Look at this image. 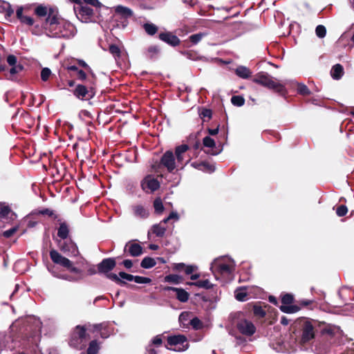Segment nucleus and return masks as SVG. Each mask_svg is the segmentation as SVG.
<instances>
[{
    "label": "nucleus",
    "mask_w": 354,
    "mask_h": 354,
    "mask_svg": "<svg viewBox=\"0 0 354 354\" xmlns=\"http://www.w3.org/2000/svg\"><path fill=\"white\" fill-rule=\"evenodd\" d=\"M115 11L116 12L122 14L126 17L130 16L131 15V10L121 6H117L115 8Z\"/></svg>",
    "instance_id": "obj_43"
},
{
    "label": "nucleus",
    "mask_w": 354,
    "mask_h": 354,
    "mask_svg": "<svg viewBox=\"0 0 354 354\" xmlns=\"http://www.w3.org/2000/svg\"><path fill=\"white\" fill-rule=\"evenodd\" d=\"M153 207L155 212L158 214H160L164 210V206L162 200L160 198H157L153 201Z\"/></svg>",
    "instance_id": "obj_36"
},
{
    "label": "nucleus",
    "mask_w": 354,
    "mask_h": 354,
    "mask_svg": "<svg viewBox=\"0 0 354 354\" xmlns=\"http://www.w3.org/2000/svg\"><path fill=\"white\" fill-rule=\"evenodd\" d=\"M162 344V337H161V335H156V337H153V339H152V343L151 345L153 346H155L156 348H158L159 346H160Z\"/></svg>",
    "instance_id": "obj_51"
},
{
    "label": "nucleus",
    "mask_w": 354,
    "mask_h": 354,
    "mask_svg": "<svg viewBox=\"0 0 354 354\" xmlns=\"http://www.w3.org/2000/svg\"><path fill=\"white\" fill-rule=\"evenodd\" d=\"M165 224L162 221L160 223L154 225L152 227V232L158 237L163 236L166 232V227L164 226Z\"/></svg>",
    "instance_id": "obj_26"
},
{
    "label": "nucleus",
    "mask_w": 354,
    "mask_h": 354,
    "mask_svg": "<svg viewBox=\"0 0 354 354\" xmlns=\"http://www.w3.org/2000/svg\"><path fill=\"white\" fill-rule=\"evenodd\" d=\"M143 28L145 32L150 36L154 35L158 30V26L152 23L144 24Z\"/></svg>",
    "instance_id": "obj_29"
},
{
    "label": "nucleus",
    "mask_w": 354,
    "mask_h": 354,
    "mask_svg": "<svg viewBox=\"0 0 354 354\" xmlns=\"http://www.w3.org/2000/svg\"><path fill=\"white\" fill-rule=\"evenodd\" d=\"M115 11L116 12L122 14L126 17L130 16L131 15V10L121 6H117L115 8Z\"/></svg>",
    "instance_id": "obj_44"
},
{
    "label": "nucleus",
    "mask_w": 354,
    "mask_h": 354,
    "mask_svg": "<svg viewBox=\"0 0 354 354\" xmlns=\"http://www.w3.org/2000/svg\"><path fill=\"white\" fill-rule=\"evenodd\" d=\"M156 264V262L154 259L147 257H145L142 261H141L140 266L142 268L145 269H149L151 268H153Z\"/></svg>",
    "instance_id": "obj_30"
},
{
    "label": "nucleus",
    "mask_w": 354,
    "mask_h": 354,
    "mask_svg": "<svg viewBox=\"0 0 354 354\" xmlns=\"http://www.w3.org/2000/svg\"><path fill=\"white\" fill-rule=\"evenodd\" d=\"M160 163L165 166L169 172H172L176 168L175 158L171 151H166L161 158Z\"/></svg>",
    "instance_id": "obj_12"
},
{
    "label": "nucleus",
    "mask_w": 354,
    "mask_h": 354,
    "mask_svg": "<svg viewBox=\"0 0 354 354\" xmlns=\"http://www.w3.org/2000/svg\"><path fill=\"white\" fill-rule=\"evenodd\" d=\"M17 59L16 56L13 55H9L7 57V62L10 66H15L17 64Z\"/></svg>",
    "instance_id": "obj_61"
},
{
    "label": "nucleus",
    "mask_w": 354,
    "mask_h": 354,
    "mask_svg": "<svg viewBox=\"0 0 354 354\" xmlns=\"http://www.w3.org/2000/svg\"><path fill=\"white\" fill-rule=\"evenodd\" d=\"M44 28L47 36L54 38L69 39L73 37L77 32L73 24L66 21H59L55 16L48 17Z\"/></svg>",
    "instance_id": "obj_2"
},
{
    "label": "nucleus",
    "mask_w": 354,
    "mask_h": 354,
    "mask_svg": "<svg viewBox=\"0 0 354 354\" xmlns=\"http://www.w3.org/2000/svg\"><path fill=\"white\" fill-rule=\"evenodd\" d=\"M51 75V71L48 68H44L41 71V78L44 82L47 81Z\"/></svg>",
    "instance_id": "obj_45"
},
{
    "label": "nucleus",
    "mask_w": 354,
    "mask_h": 354,
    "mask_svg": "<svg viewBox=\"0 0 354 354\" xmlns=\"http://www.w3.org/2000/svg\"><path fill=\"white\" fill-rule=\"evenodd\" d=\"M174 218L178 219V214L176 212H171L169 214V216L167 218H166L162 220V222L164 223H166L169 220H170L171 218Z\"/></svg>",
    "instance_id": "obj_63"
},
{
    "label": "nucleus",
    "mask_w": 354,
    "mask_h": 354,
    "mask_svg": "<svg viewBox=\"0 0 354 354\" xmlns=\"http://www.w3.org/2000/svg\"><path fill=\"white\" fill-rule=\"evenodd\" d=\"M12 67L10 70V73L11 75H15L23 70V66L20 64L12 66Z\"/></svg>",
    "instance_id": "obj_58"
},
{
    "label": "nucleus",
    "mask_w": 354,
    "mask_h": 354,
    "mask_svg": "<svg viewBox=\"0 0 354 354\" xmlns=\"http://www.w3.org/2000/svg\"><path fill=\"white\" fill-rule=\"evenodd\" d=\"M35 12L39 17H44L47 15V9L43 6H39L35 8Z\"/></svg>",
    "instance_id": "obj_46"
},
{
    "label": "nucleus",
    "mask_w": 354,
    "mask_h": 354,
    "mask_svg": "<svg viewBox=\"0 0 354 354\" xmlns=\"http://www.w3.org/2000/svg\"><path fill=\"white\" fill-rule=\"evenodd\" d=\"M100 344L101 343L97 342V340H92L88 344L86 351L87 354H97L100 349Z\"/></svg>",
    "instance_id": "obj_24"
},
{
    "label": "nucleus",
    "mask_w": 354,
    "mask_h": 354,
    "mask_svg": "<svg viewBox=\"0 0 354 354\" xmlns=\"http://www.w3.org/2000/svg\"><path fill=\"white\" fill-rule=\"evenodd\" d=\"M183 280V277L178 274H170L165 277V281L168 283H172L174 284H178Z\"/></svg>",
    "instance_id": "obj_27"
},
{
    "label": "nucleus",
    "mask_w": 354,
    "mask_h": 354,
    "mask_svg": "<svg viewBox=\"0 0 354 354\" xmlns=\"http://www.w3.org/2000/svg\"><path fill=\"white\" fill-rule=\"evenodd\" d=\"M249 311H252L254 315L258 318H263L266 315V310L259 304L250 303L247 305Z\"/></svg>",
    "instance_id": "obj_17"
},
{
    "label": "nucleus",
    "mask_w": 354,
    "mask_h": 354,
    "mask_svg": "<svg viewBox=\"0 0 354 354\" xmlns=\"http://www.w3.org/2000/svg\"><path fill=\"white\" fill-rule=\"evenodd\" d=\"M316 35L319 38H324L326 35V28L323 25H318L315 28Z\"/></svg>",
    "instance_id": "obj_39"
},
{
    "label": "nucleus",
    "mask_w": 354,
    "mask_h": 354,
    "mask_svg": "<svg viewBox=\"0 0 354 354\" xmlns=\"http://www.w3.org/2000/svg\"><path fill=\"white\" fill-rule=\"evenodd\" d=\"M69 230L65 223H62L58 228L57 236L62 239H66L68 235Z\"/></svg>",
    "instance_id": "obj_28"
},
{
    "label": "nucleus",
    "mask_w": 354,
    "mask_h": 354,
    "mask_svg": "<svg viewBox=\"0 0 354 354\" xmlns=\"http://www.w3.org/2000/svg\"><path fill=\"white\" fill-rule=\"evenodd\" d=\"M247 297H248V294L245 291L241 290L239 292H235V298L239 301H245Z\"/></svg>",
    "instance_id": "obj_48"
},
{
    "label": "nucleus",
    "mask_w": 354,
    "mask_h": 354,
    "mask_svg": "<svg viewBox=\"0 0 354 354\" xmlns=\"http://www.w3.org/2000/svg\"><path fill=\"white\" fill-rule=\"evenodd\" d=\"M146 354H161L158 348H153L152 345H149L147 348Z\"/></svg>",
    "instance_id": "obj_54"
},
{
    "label": "nucleus",
    "mask_w": 354,
    "mask_h": 354,
    "mask_svg": "<svg viewBox=\"0 0 354 354\" xmlns=\"http://www.w3.org/2000/svg\"><path fill=\"white\" fill-rule=\"evenodd\" d=\"M235 73L239 77L243 79L249 78L252 74V72L248 68L243 66L237 67L235 71Z\"/></svg>",
    "instance_id": "obj_23"
},
{
    "label": "nucleus",
    "mask_w": 354,
    "mask_h": 354,
    "mask_svg": "<svg viewBox=\"0 0 354 354\" xmlns=\"http://www.w3.org/2000/svg\"><path fill=\"white\" fill-rule=\"evenodd\" d=\"M124 252L128 253L130 256H133V242L129 241L124 247Z\"/></svg>",
    "instance_id": "obj_56"
},
{
    "label": "nucleus",
    "mask_w": 354,
    "mask_h": 354,
    "mask_svg": "<svg viewBox=\"0 0 354 354\" xmlns=\"http://www.w3.org/2000/svg\"><path fill=\"white\" fill-rule=\"evenodd\" d=\"M315 337L314 327L312 324L306 321L302 326L301 342L306 343Z\"/></svg>",
    "instance_id": "obj_14"
},
{
    "label": "nucleus",
    "mask_w": 354,
    "mask_h": 354,
    "mask_svg": "<svg viewBox=\"0 0 354 354\" xmlns=\"http://www.w3.org/2000/svg\"><path fill=\"white\" fill-rule=\"evenodd\" d=\"M203 145L205 147L213 149L215 147L216 143L214 140L212 139L211 137L205 136L203 140Z\"/></svg>",
    "instance_id": "obj_40"
},
{
    "label": "nucleus",
    "mask_w": 354,
    "mask_h": 354,
    "mask_svg": "<svg viewBox=\"0 0 354 354\" xmlns=\"http://www.w3.org/2000/svg\"><path fill=\"white\" fill-rule=\"evenodd\" d=\"M252 81L256 84L273 91L281 96H286L287 94L286 86L279 82H277L273 77L266 72L261 71L257 73L254 76Z\"/></svg>",
    "instance_id": "obj_3"
},
{
    "label": "nucleus",
    "mask_w": 354,
    "mask_h": 354,
    "mask_svg": "<svg viewBox=\"0 0 354 354\" xmlns=\"http://www.w3.org/2000/svg\"><path fill=\"white\" fill-rule=\"evenodd\" d=\"M109 52L114 56L118 57L120 55V48L115 45H111L109 46Z\"/></svg>",
    "instance_id": "obj_53"
},
{
    "label": "nucleus",
    "mask_w": 354,
    "mask_h": 354,
    "mask_svg": "<svg viewBox=\"0 0 354 354\" xmlns=\"http://www.w3.org/2000/svg\"><path fill=\"white\" fill-rule=\"evenodd\" d=\"M186 264L184 263H174L173 270L178 272H184Z\"/></svg>",
    "instance_id": "obj_50"
},
{
    "label": "nucleus",
    "mask_w": 354,
    "mask_h": 354,
    "mask_svg": "<svg viewBox=\"0 0 354 354\" xmlns=\"http://www.w3.org/2000/svg\"><path fill=\"white\" fill-rule=\"evenodd\" d=\"M151 279L145 277L134 276V282L137 283H149Z\"/></svg>",
    "instance_id": "obj_47"
},
{
    "label": "nucleus",
    "mask_w": 354,
    "mask_h": 354,
    "mask_svg": "<svg viewBox=\"0 0 354 354\" xmlns=\"http://www.w3.org/2000/svg\"><path fill=\"white\" fill-rule=\"evenodd\" d=\"M21 23L28 26H32L34 24V19L28 16H24L20 20Z\"/></svg>",
    "instance_id": "obj_52"
},
{
    "label": "nucleus",
    "mask_w": 354,
    "mask_h": 354,
    "mask_svg": "<svg viewBox=\"0 0 354 354\" xmlns=\"http://www.w3.org/2000/svg\"><path fill=\"white\" fill-rule=\"evenodd\" d=\"M219 127L220 125L218 124L217 127L215 128V129H210V128H208L207 129V132L209 135L211 136H215L218 133V131H219Z\"/></svg>",
    "instance_id": "obj_64"
},
{
    "label": "nucleus",
    "mask_w": 354,
    "mask_h": 354,
    "mask_svg": "<svg viewBox=\"0 0 354 354\" xmlns=\"http://www.w3.org/2000/svg\"><path fill=\"white\" fill-rule=\"evenodd\" d=\"M165 291H174L176 292V299L180 302H187L189 298V294L181 288H175L171 286H165L163 288Z\"/></svg>",
    "instance_id": "obj_15"
},
{
    "label": "nucleus",
    "mask_w": 354,
    "mask_h": 354,
    "mask_svg": "<svg viewBox=\"0 0 354 354\" xmlns=\"http://www.w3.org/2000/svg\"><path fill=\"white\" fill-rule=\"evenodd\" d=\"M344 73V68L340 64H335L330 71V75L333 79L338 80L342 78Z\"/></svg>",
    "instance_id": "obj_20"
},
{
    "label": "nucleus",
    "mask_w": 354,
    "mask_h": 354,
    "mask_svg": "<svg viewBox=\"0 0 354 354\" xmlns=\"http://www.w3.org/2000/svg\"><path fill=\"white\" fill-rule=\"evenodd\" d=\"M93 328L95 331L100 332V335L103 339L108 338L113 333V328L106 323L95 324Z\"/></svg>",
    "instance_id": "obj_16"
},
{
    "label": "nucleus",
    "mask_w": 354,
    "mask_h": 354,
    "mask_svg": "<svg viewBox=\"0 0 354 354\" xmlns=\"http://www.w3.org/2000/svg\"><path fill=\"white\" fill-rule=\"evenodd\" d=\"M50 257L54 263L59 265L71 273L75 274L73 276L62 274L57 275V277L71 282H76L83 279V271L77 266H84V263H86L84 259L81 258V260L73 262L62 256L55 250L50 251Z\"/></svg>",
    "instance_id": "obj_1"
},
{
    "label": "nucleus",
    "mask_w": 354,
    "mask_h": 354,
    "mask_svg": "<svg viewBox=\"0 0 354 354\" xmlns=\"http://www.w3.org/2000/svg\"><path fill=\"white\" fill-rule=\"evenodd\" d=\"M160 52V49L157 46H151L147 49L148 57L151 59L156 57Z\"/></svg>",
    "instance_id": "obj_37"
},
{
    "label": "nucleus",
    "mask_w": 354,
    "mask_h": 354,
    "mask_svg": "<svg viewBox=\"0 0 354 354\" xmlns=\"http://www.w3.org/2000/svg\"><path fill=\"white\" fill-rule=\"evenodd\" d=\"M12 67L10 70V73L11 75H15L23 70V66L20 64L12 66Z\"/></svg>",
    "instance_id": "obj_59"
},
{
    "label": "nucleus",
    "mask_w": 354,
    "mask_h": 354,
    "mask_svg": "<svg viewBox=\"0 0 354 354\" xmlns=\"http://www.w3.org/2000/svg\"><path fill=\"white\" fill-rule=\"evenodd\" d=\"M297 303L299 304V306H300L301 308V307H308L314 304V301L310 300V299H302V300L297 301Z\"/></svg>",
    "instance_id": "obj_55"
},
{
    "label": "nucleus",
    "mask_w": 354,
    "mask_h": 354,
    "mask_svg": "<svg viewBox=\"0 0 354 354\" xmlns=\"http://www.w3.org/2000/svg\"><path fill=\"white\" fill-rule=\"evenodd\" d=\"M88 338L89 337L86 333V328L83 326H77L71 335L69 344L77 350H82L86 346Z\"/></svg>",
    "instance_id": "obj_6"
},
{
    "label": "nucleus",
    "mask_w": 354,
    "mask_h": 354,
    "mask_svg": "<svg viewBox=\"0 0 354 354\" xmlns=\"http://www.w3.org/2000/svg\"><path fill=\"white\" fill-rule=\"evenodd\" d=\"M77 17L82 22L87 23L93 15V10L87 5H80L74 8Z\"/></svg>",
    "instance_id": "obj_8"
},
{
    "label": "nucleus",
    "mask_w": 354,
    "mask_h": 354,
    "mask_svg": "<svg viewBox=\"0 0 354 354\" xmlns=\"http://www.w3.org/2000/svg\"><path fill=\"white\" fill-rule=\"evenodd\" d=\"M199 115L203 120L207 118L209 120L212 117V111L209 109L203 107L199 113Z\"/></svg>",
    "instance_id": "obj_41"
},
{
    "label": "nucleus",
    "mask_w": 354,
    "mask_h": 354,
    "mask_svg": "<svg viewBox=\"0 0 354 354\" xmlns=\"http://www.w3.org/2000/svg\"><path fill=\"white\" fill-rule=\"evenodd\" d=\"M73 94L82 100H88L93 97L95 94V77H92L91 83L77 84Z\"/></svg>",
    "instance_id": "obj_5"
},
{
    "label": "nucleus",
    "mask_w": 354,
    "mask_h": 354,
    "mask_svg": "<svg viewBox=\"0 0 354 354\" xmlns=\"http://www.w3.org/2000/svg\"><path fill=\"white\" fill-rule=\"evenodd\" d=\"M75 75L78 80L84 81V84L91 83L92 77H94L93 75L87 77L86 73L82 70H79Z\"/></svg>",
    "instance_id": "obj_31"
},
{
    "label": "nucleus",
    "mask_w": 354,
    "mask_h": 354,
    "mask_svg": "<svg viewBox=\"0 0 354 354\" xmlns=\"http://www.w3.org/2000/svg\"><path fill=\"white\" fill-rule=\"evenodd\" d=\"M187 284L189 286H195L198 288H203L205 289H210L213 287V284L211 283L208 279L198 280L195 282H187Z\"/></svg>",
    "instance_id": "obj_22"
},
{
    "label": "nucleus",
    "mask_w": 354,
    "mask_h": 354,
    "mask_svg": "<svg viewBox=\"0 0 354 354\" xmlns=\"http://www.w3.org/2000/svg\"><path fill=\"white\" fill-rule=\"evenodd\" d=\"M142 187L143 189H148L151 192H154L159 189L160 183L158 180L152 178L143 182L142 183Z\"/></svg>",
    "instance_id": "obj_21"
},
{
    "label": "nucleus",
    "mask_w": 354,
    "mask_h": 354,
    "mask_svg": "<svg viewBox=\"0 0 354 354\" xmlns=\"http://www.w3.org/2000/svg\"><path fill=\"white\" fill-rule=\"evenodd\" d=\"M187 342V337L184 335H177L169 336L167 337L168 345L172 346H178L174 348L175 351H184L187 348V346L185 348L183 344Z\"/></svg>",
    "instance_id": "obj_11"
},
{
    "label": "nucleus",
    "mask_w": 354,
    "mask_h": 354,
    "mask_svg": "<svg viewBox=\"0 0 354 354\" xmlns=\"http://www.w3.org/2000/svg\"><path fill=\"white\" fill-rule=\"evenodd\" d=\"M0 217L13 220L17 217V215L12 212L8 205L0 204Z\"/></svg>",
    "instance_id": "obj_19"
},
{
    "label": "nucleus",
    "mask_w": 354,
    "mask_h": 354,
    "mask_svg": "<svg viewBox=\"0 0 354 354\" xmlns=\"http://www.w3.org/2000/svg\"><path fill=\"white\" fill-rule=\"evenodd\" d=\"M205 35V34L202 32L192 35L189 36V40L192 44H197Z\"/></svg>",
    "instance_id": "obj_38"
},
{
    "label": "nucleus",
    "mask_w": 354,
    "mask_h": 354,
    "mask_svg": "<svg viewBox=\"0 0 354 354\" xmlns=\"http://www.w3.org/2000/svg\"><path fill=\"white\" fill-rule=\"evenodd\" d=\"M135 213L137 216H139L142 218H147L149 214L148 210L140 205L136 206Z\"/></svg>",
    "instance_id": "obj_34"
},
{
    "label": "nucleus",
    "mask_w": 354,
    "mask_h": 354,
    "mask_svg": "<svg viewBox=\"0 0 354 354\" xmlns=\"http://www.w3.org/2000/svg\"><path fill=\"white\" fill-rule=\"evenodd\" d=\"M216 269L221 274H230L232 272V267L229 264L223 263H217Z\"/></svg>",
    "instance_id": "obj_25"
},
{
    "label": "nucleus",
    "mask_w": 354,
    "mask_h": 354,
    "mask_svg": "<svg viewBox=\"0 0 354 354\" xmlns=\"http://www.w3.org/2000/svg\"><path fill=\"white\" fill-rule=\"evenodd\" d=\"M189 149L187 145L183 144L178 146L175 149V154L176 156L177 162L178 164L183 165L184 164V153Z\"/></svg>",
    "instance_id": "obj_18"
},
{
    "label": "nucleus",
    "mask_w": 354,
    "mask_h": 354,
    "mask_svg": "<svg viewBox=\"0 0 354 354\" xmlns=\"http://www.w3.org/2000/svg\"><path fill=\"white\" fill-rule=\"evenodd\" d=\"M115 266V261L113 259H104L97 266L98 271L100 273L106 274V276L109 279L119 283L122 284L125 282L124 280L128 281H133V275L127 274L124 272H119V276L114 273H109V271L113 269Z\"/></svg>",
    "instance_id": "obj_4"
},
{
    "label": "nucleus",
    "mask_w": 354,
    "mask_h": 354,
    "mask_svg": "<svg viewBox=\"0 0 354 354\" xmlns=\"http://www.w3.org/2000/svg\"><path fill=\"white\" fill-rule=\"evenodd\" d=\"M297 90L299 94L304 96L309 95L311 93L307 86L304 84H298Z\"/></svg>",
    "instance_id": "obj_35"
},
{
    "label": "nucleus",
    "mask_w": 354,
    "mask_h": 354,
    "mask_svg": "<svg viewBox=\"0 0 354 354\" xmlns=\"http://www.w3.org/2000/svg\"><path fill=\"white\" fill-rule=\"evenodd\" d=\"M197 269V267L195 266H187L185 268L184 272L185 274L189 275L192 274Z\"/></svg>",
    "instance_id": "obj_60"
},
{
    "label": "nucleus",
    "mask_w": 354,
    "mask_h": 354,
    "mask_svg": "<svg viewBox=\"0 0 354 354\" xmlns=\"http://www.w3.org/2000/svg\"><path fill=\"white\" fill-rule=\"evenodd\" d=\"M231 102L236 106H241L245 104V99L241 95H233L231 98Z\"/></svg>",
    "instance_id": "obj_33"
},
{
    "label": "nucleus",
    "mask_w": 354,
    "mask_h": 354,
    "mask_svg": "<svg viewBox=\"0 0 354 354\" xmlns=\"http://www.w3.org/2000/svg\"><path fill=\"white\" fill-rule=\"evenodd\" d=\"M158 38L173 47L177 46L180 44V39L171 32H162L158 35Z\"/></svg>",
    "instance_id": "obj_13"
},
{
    "label": "nucleus",
    "mask_w": 354,
    "mask_h": 354,
    "mask_svg": "<svg viewBox=\"0 0 354 354\" xmlns=\"http://www.w3.org/2000/svg\"><path fill=\"white\" fill-rule=\"evenodd\" d=\"M17 230V227H12L10 230H8L3 232V236L6 238H9L12 236Z\"/></svg>",
    "instance_id": "obj_62"
},
{
    "label": "nucleus",
    "mask_w": 354,
    "mask_h": 354,
    "mask_svg": "<svg viewBox=\"0 0 354 354\" xmlns=\"http://www.w3.org/2000/svg\"><path fill=\"white\" fill-rule=\"evenodd\" d=\"M189 324L194 330H200L203 328V323L197 317H194L189 321Z\"/></svg>",
    "instance_id": "obj_32"
},
{
    "label": "nucleus",
    "mask_w": 354,
    "mask_h": 354,
    "mask_svg": "<svg viewBox=\"0 0 354 354\" xmlns=\"http://www.w3.org/2000/svg\"><path fill=\"white\" fill-rule=\"evenodd\" d=\"M348 212V208L344 205H339L336 209V214L338 216L342 217L345 216Z\"/></svg>",
    "instance_id": "obj_42"
},
{
    "label": "nucleus",
    "mask_w": 354,
    "mask_h": 354,
    "mask_svg": "<svg viewBox=\"0 0 354 354\" xmlns=\"http://www.w3.org/2000/svg\"><path fill=\"white\" fill-rule=\"evenodd\" d=\"M134 240V257H138L142 253V248L139 243H135Z\"/></svg>",
    "instance_id": "obj_57"
},
{
    "label": "nucleus",
    "mask_w": 354,
    "mask_h": 354,
    "mask_svg": "<svg viewBox=\"0 0 354 354\" xmlns=\"http://www.w3.org/2000/svg\"><path fill=\"white\" fill-rule=\"evenodd\" d=\"M59 249L70 257H77L80 254L77 245L71 240H66L60 243Z\"/></svg>",
    "instance_id": "obj_10"
},
{
    "label": "nucleus",
    "mask_w": 354,
    "mask_h": 354,
    "mask_svg": "<svg viewBox=\"0 0 354 354\" xmlns=\"http://www.w3.org/2000/svg\"><path fill=\"white\" fill-rule=\"evenodd\" d=\"M204 166H202V171L209 173H212L215 171V167L207 162L203 161Z\"/></svg>",
    "instance_id": "obj_49"
},
{
    "label": "nucleus",
    "mask_w": 354,
    "mask_h": 354,
    "mask_svg": "<svg viewBox=\"0 0 354 354\" xmlns=\"http://www.w3.org/2000/svg\"><path fill=\"white\" fill-rule=\"evenodd\" d=\"M294 302L295 298L293 295L284 293L281 295L282 305L279 306V309L284 313H295L301 310V307L298 305H292Z\"/></svg>",
    "instance_id": "obj_7"
},
{
    "label": "nucleus",
    "mask_w": 354,
    "mask_h": 354,
    "mask_svg": "<svg viewBox=\"0 0 354 354\" xmlns=\"http://www.w3.org/2000/svg\"><path fill=\"white\" fill-rule=\"evenodd\" d=\"M239 331L247 336H251L256 332V327L253 323L247 319L240 320L236 325Z\"/></svg>",
    "instance_id": "obj_9"
}]
</instances>
